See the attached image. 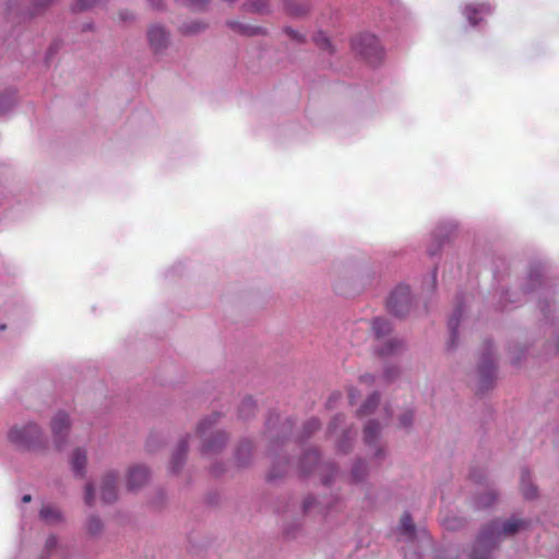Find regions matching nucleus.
Listing matches in <instances>:
<instances>
[{
	"instance_id": "nucleus-1",
	"label": "nucleus",
	"mask_w": 559,
	"mask_h": 559,
	"mask_svg": "<svg viewBox=\"0 0 559 559\" xmlns=\"http://www.w3.org/2000/svg\"><path fill=\"white\" fill-rule=\"evenodd\" d=\"M525 522L519 519H511L504 523L492 521L480 531L472 559H488L489 552L498 545L502 536H511L523 528Z\"/></svg>"
},
{
	"instance_id": "nucleus-2",
	"label": "nucleus",
	"mask_w": 559,
	"mask_h": 559,
	"mask_svg": "<svg viewBox=\"0 0 559 559\" xmlns=\"http://www.w3.org/2000/svg\"><path fill=\"white\" fill-rule=\"evenodd\" d=\"M354 51L370 64H378L383 58V50L378 38L372 34H361L352 40Z\"/></svg>"
},
{
	"instance_id": "nucleus-3",
	"label": "nucleus",
	"mask_w": 559,
	"mask_h": 559,
	"mask_svg": "<svg viewBox=\"0 0 559 559\" xmlns=\"http://www.w3.org/2000/svg\"><path fill=\"white\" fill-rule=\"evenodd\" d=\"M41 431L35 424H28L21 428H12L9 439L19 447L33 448L40 443Z\"/></svg>"
},
{
	"instance_id": "nucleus-4",
	"label": "nucleus",
	"mask_w": 559,
	"mask_h": 559,
	"mask_svg": "<svg viewBox=\"0 0 559 559\" xmlns=\"http://www.w3.org/2000/svg\"><path fill=\"white\" fill-rule=\"evenodd\" d=\"M386 307L396 317L405 316L411 308V292L407 286H397L390 295Z\"/></svg>"
},
{
	"instance_id": "nucleus-5",
	"label": "nucleus",
	"mask_w": 559,
	"mask_h": 559,
	"mask_svg": "<svg viewBox=\"0 0 559 559\" xmlns=\"http://www.w3.org/2000/svg\"><path fill=\"white\" fill-rule=\"evenodd\" d=\"M217 415L211 416V418H206L200 421L198 425V435L203 439V452L215 451L222 448L226 442V436L224 432H216L213 440H206L205 436L210 427L216 421Z\"/></svg>"
},
{
	"instance_id": "nucleus-6",
	"label": "nucleus",
	"mask_w": 559,
	"mask_h": 559,
	"mask_svg": "<svg viewBox=\"0 0 559 559\" xmlns=\"http://www.w3.org/2000/svg\"><path fill=\"white\" fill-rule=\"evenodd\" d=\"M490 348V344H485L483 359L478 367L480 390L491 386L496 374V367L491 357Z\"/></svg>"
},
{
	"instance_id": "nucleus-7",
	"label": "nucleus",
	"mask_w": 559,
	"mask_h": 559,
	"mask_svg": "<svg viewBox=\"0 0 559 559\" xmlns=\"http://www.w3.org/2000/svg\"><path fill=\"white\" fill-rule=\"evenodd\" d=\"M344 423V417L342 415H337L333 418L331 424L329 425V435L335 436L337 438V449L338 451L346 453L352 447V431L350 430H342L338 432L340 426Z\"/></svg>"
},
{
	"instance_id": "nucleus-8",
	"label": "nucleus",
	"mask_w": 559,
	"mask_h": 559,
	"mask_svg": "<svg viewBox=\"0 0 559 559\" xmlns=\"http://www.w3.org/2000/svg\"><path fill=\"white\" fill-rule=\"evenodd\" d=\"M69 427L70 420L69 416L66 413L60 412L53 417L51 421V431L53 435V440L57 449H61L62 445L64 444Z\"/></svg>"
},
{
	"instance_id": "nucleus-9",
	"label": "nucleus",
	"mask_w": 559,
	"mask_h": 559,
	"mask_svg": "<svg viewBox=\"0 0 559 559\" xmlns=\"http://www.w3.org/2000/svg\"><path fill=\"white\" fill-rule=\"evenodd\" d=\"M117 480L115 473H108L104 476L100 487V498L105 503H111L117 499Z\"/></svg>"
},
{
	"instance_id": "nucleus-10",
	"label": "nucleus",
	"mask_w": 559,
	"mask_h": 559,
	"mask_svg": "<svg viewBox=\"0 0 559 559\" xmlns=\"http://www.w3.org/2000/svg\"><path fill=\"white\" fill-rule=\"evenodd\" d=\"M148 469L145 466L136 465L129 469L128 474V489L134 491L142 487L148 480Z\"/></svg>"
},
{
	"instance_id": "nucleus-11",
	"label": "nucleus",
	"mask_w": 559,
	"mask_h": 559,
	"mask_svg": "<svg viewBox=\"0 0 559 559\" xmlns=\"http://www.w3.org/2000/svg\"><path fill=\"white\" fill-rule=\"evenodd\" d=\"M147 37L151 47L158 51L167 46L168 36L162 26L153 25L147 32Z\"/></svg>"
},
{
	"instance_id": "nucleus-12",
	"label": "nucleus",
	"mask_w": 559,
	"mask_h": 559,
	"mask_svg": "<svg viewBox=\"0 0 559 559\" xmlns=\"http://www.w3.org/2000/svg\"><path fill=\"white\" fill-rule=\"evenodd\" d=\"M86 451L82 449H75L71 456V467L73 473L79 476L83 477L86 472Z\"/></svg>"
},
{
	"instance_id": "nucleus-13",
	"label": "nucleus",
	"mask_w": 559,
	"mask_h": 559,
	"mask_svg": "<svg viewBox=\"0 0 559 559\" xmlns=\"http://www.w3.org/2000/svg\"><path fill=\"white\" fill-rule=\"evenodd\" d=\"M188 451V441L182 440L177 447V450L173 454L171 462H170V469L176 473L180 469L185 462V457Z\"/></svg>"
},
{
	"instance_id": "nucleus-14",
	"label": "nucleus",
	"mask_w": 559,
	"mask_h": 559,
	"mask_svg": "<svg viewBox=\"0 0 559 559\" xmlns=\"http://www.w3.org/2000/svg\"><path fill=\"white\" fill-rule=\"evenodd\" d=\"M490 12V5L486 3L468 4L465 7L464 14L472 25H476L478 20L477 14H487Z\"/></svg>"
},
{
	"instance_id": "nucleus-15",
	"label": "nucleus",
	"mask_w": 559,
	"mask_h": 559,
	"mask_svg": "<svg viewBox=\"0 0 559 559\" xmlns=\"http://www.w3.org/2000/svg\"><path fill=\"white\" fill-rule=\"evenodd\" d=\"M521 491L525 499H534L537 497V488L531 483V474L527 469H523L521 474Z\"/></svg>"
},
{
	"instance_id": "nucleus-16",
	"label": "nucleus",
	"mask_w": 559,
	"mask_h": 559,
	"mask_svg": "<svg viewBox=\"0 0 559 559\" xmlns=\"http://www.w3.org/2000/svg\"><path fill=\"white\" fill-rule=\"evenodd\" d=\"M318 461H319V453L317 450H310V451L306 452V454L304 455V457L300 462L301 472L305 474L311 473L313 466L318 463Z\"/></svg>"
},
{
	"instance_id": "nucleus-17",
	"label": "nucleus",
	"mask_w": 559,
	"mask_h": 559,
	"mask_svg": "<svg viewBox=\"0 0 559 559\" xmlns=\"http://www.w3.org/2000/svg\"><path fill=\"white\" fill-rule=\"evenodd\" d=\"M372 330H373L377 338L381 340L382 337H384L385 335H388L391 332L392 326H391V323L386 319L376 318L372 321Z\"/></svg>"
},
{
	"instance_id": "nucleus-18",
	"label": "nucleus",
	"mask_w": 559,
	"mask_h": 559,
	"mask_svg": "<svg viewBox=\"0 0 559 559\" xmlns=\"http://www.w3.org/2000/svg\"><path fill=\"white\" fill-rule=\"evenodd\" d=\"M380 432V426L377 421L370 420L365 427L364 430V439L365 442L369 445H372L376 443L378 436Z\"/></svg>"
},
{
	"instance_id": "nucleus-19",
	"label": "nucleus",
	"mask_w": 559,
	"mask_h": 559,
	"mask_svg": "<svg viewBox=\"0 0 559 559\" xmlns=\"http://www.w3.org/2000/svg\"><path fill=\"white\" fill-rule=\"evenodd\" d=\"M39 514L40 518L47 523H56L61 520L59 510L52 506H44Z\"/></svg>"
},
{
	"instance_id": "nucleus-20",
	"label": "nucleus",
	"mask_w": 559,
	"mask_h": 559,
	"mask_svg": "<svg viewBox=\"0 0 559 559\" xmlns=\"http://www.w3.org/2000/svg\"><path fill=\"white\" fill-rule=\"evenodd\" d=\"M378 403H379V394L378 393H373L372 395H370L367 399V401L358 409L357 415L359 417L368 416L369 414H371L373 412V409L376 408Z\"/></svg>"
},
{
	"instance_id": "nucleus-21",
	"label": "nucleus",
	"mask_w": 559,
	"mask_h": 559,
	"mask_svg": "<svg viewBox=\"0 0 559 559\" xmlns=\"http://www.w3.org/2000/svg\"><path fill=\"white\" fill-rule=\"evenodd\" d=\"M227 24L233 31H235L239 34L248 35V36L259 34V32H260L259 27L245 25L237 21H229Z\"/></svg>"
},
{
	"instance_id": "nucleus-22",
	"label": "nucleus",
	"mask_w": 559,
	"mask_h": 559,
	"mask_svg": "<svg viewBox=\"0 0 559 559\" xmlns=\"http://www.w3.org/2000/svg\"><path fill=\"white\" fill-rule=\"evenodd\" d=\"M461 316H462V309L457 308V309H455L453 316L449 319V322H448V325H449V329H450V332H451V342H452V344H454L455 338L457 336L456 330H457V326H459V322H460Z\"/></svg>"
},
{
	"instance_id": "nucleus-23",
	"label": "nucleus",
	"mask_w": 559,
	"mask_h": 559,
	"mask_svg": "<svg viewBox=\"0 0 559 559\" xmlns=\"http://www.w3.org/2000/svg\"><path fill=\"white\" fill-rule=\"evenodd\" d=\"M286 11L294 16H300L308 12L309 7L307 3H296L293 1H289L285 5Z\"/></svg>"
},
{
	"instance_id": "nucleus-24",
	"label": "nucleus",
	"mask_w": 559,
	"mask_h": 559,
	"mask_svg": "<svg viewBox=\"0 0 559 559\" xmlns=\"http://www.w3.org/2000/svg\"><path fill=\"white\" fill-rule=\"evenodd\" d=\"M403 347V344L402 342L400 341H396V340H389L388 342H385L383 344V346L379 349V354L381 356H386V355H391V354H394V353H397L399 349H401Z\"/></svg>"
},
{
	"instance_id": "nucleus-25",
	"label": "nucleus",
	"mask_w": 559,
	"mask_h": 559,
	"mask_svg": "<svg viewBox=\"0 0 559 559\" xmlns=\"http://www.w3.org/2000/svg\"><path fill=\"white\" fill-rule=\"evenodd\" d=\"M248 11L262 13L266 10L267 3L265 0H251L245 3Z\"/></svg>"
},
{
	"instance_id": "nucleus-26",
	"label": "nucleus",
	"mask_w": 559,
	"mask_h": 559,
	"mask_svg": "<svg viewBox=\"0 0 559 559\" xmlns=\"http://www.w3.org/2000/svg\"><path fill=\"white\" fill-rule=\"evenodd\" d=\"M400 525L401 530L406 534H413L415 531L413 519L408 513L402 515Z\"/></svg>"
},
{
	"instance_id": "nucleus-27",
	"label": "nucleus",
	"mask_w": 559,
	"mask_h": 559,
	"mask_svg": "<svg viewBox=\"0 0 559 559\" xmlns=\"http://www.w3.org/2000/svg\"><path fill=\"white\" fill-rule=\"evenodd\" d=\"M103 530L102 521L96 516H91L87 521V531L91 535H97Z\"/></svg>"
},
{
	"instance_id": "nucleus-28",
	"label": "nucleus",
	"mask_w": 559,
	"mask_h": 559,
	"mask_svg": "<svg viewBox=\"0 0 559 559\" xmlns=\"http://www.w3.org/2000/svg\"><path fill=\"white\" fill-rule=\"evenodd\" d=\"M102 0H78L73 7L75 12L85 11L97 5Z\"/></svg>"
},
{
	"instance_id": "nucleus-29",
	"label": "nucleus",
	"mask_w": 559,
	"mask_h": 559,
	"mask_svg": "<svg viewBox=\"0 0 559 559\" xmlns=\"http://www.w3.org/2000/svg\"><path fill=\"white\" fill-rule=\"evenodd\" d=\"M179 1L182 3V5H186L187 8L194 10V11L203 10L209 3V0H179Z\"/></svg>"
},
{
	"instance_id": "nucleus-30",
	"label": "nucleus",
	"mask_w": 559,
	"mask_h": 559,
	"mask_svg": "<svg viewBox=\"0 0 559 559\" xmlns=\"http://www.w3.org/2000/svg\"><path fill=\"white\" fill-rule=\"evenodd\" d=\"M205 28V24H202L200 22H192L189 24H183L181 26V31L185 34H197Z\"/></svg>"
},
{
	"instance_id": "nucleus-31",
	"label": "nucleus",
	"mask_w": 559,
	"mask_h": 559,
	"mask_svg": "<svg viewBox=\"0 0 559 559\" xmlns=\"http://www.w3.org/2000/svg\"><path fill=\"white\" fill-rule=\"evenodd\" d=\"M255 408V403L251 397H246L240 406V415L247 417Z\"/></svg>"
},
{
	"instance_id": "nucleus-32",
	"label": "nucleus",
	"mask_w": 559,
	"mask_h": 559,
	"mask_svg": "<svg viewBox=\"0 0 559 559\" xmlns=\"http://www.w3.org/2000/svg\"><path fill=\"white\" fill-rule=\"evenodd\" d=\"M353 478L360 481L366 475V464L361 461L357 462L352 471Z\"/></svg>"
},
{
	"instance_id": "nucleus-33",
	"label": "nucleus",
	"mask_w": 559,
	"mask_h": 559,
	"mask_svg": "<svg viewBox=\"0 0 559 559\" xmlns=\"http://www.w3.org/2000/svg\"><path fill=\"white\" fill-rule=\"evenodd\" d=\"M251 450H252V445L249 441H246V442H242L238 450H237V457L240 462V464H245V460L242 459V456L245 455H249L251 453Z\"/></svg>"
},
{
	"instance_id": "nucleus-34",
	"label": "nucleus",
	"mask_w": 559,
	"mask_h": 559,
	"mask_svg": "<svg viewBox=\"0 0 559 559\" xmlns=\"http://www.w3.org/2000/svg\"><path fill=\"white\" fill-rule=\"evenodd\" d=\"M314 41L320 48L329 49L331 47L329 38L323 33H319L314 37Z\"/></svg>"
},
{
	"instance_id": "nucleus-35",
	"label": "nucleus",
	"mask_w": 559,
	"mask_h": 559,
	"mask_svg": "<svg viewBox=\"0 0 559 559\" xmlns=\"http://www.w3.org/2000/svg\"><path fill=\"white\" fill-rule=\"evenodd\" d=\"M320 427V423L318 419L312 418L307 421L305 428L307 429V435L312 433L313 431L318 430Z\"/></svg>"
},
{
	"instance_id": "nucleus-36",
	"label": "nucleus",
	"mask_w": 559,
	"mask_h": 559,
	"mask_svg": "<svg viewBox=\"0 0 559 559\" xmlns=\"http://www.w3.org/2000/svg\"><path fill=\"white\" fill-rule=\"evenodd\" d=\"M495 496L491 492H489L484 498H480L477 501V504L479 507H489L495 501Z\"/></svg>"
},
{
	"instance_id": "nucleus-37",
	"label": "nucleus",
	"mask_w": 559,
	"mask_h": 559,
	"mask_svg": "<svg viewBox=\"0 0 559 559\" xmlns=\"http://www.w3.org/2000/svg\"><path fill=\"white\" fill-rule=\"evenodd\" d=\"M93 500H94L93 486L91 484H87L86 488H85V503L88 506H92Z\"/></svg>"
},
{
	"instance_id": "nucleus-38",
	"label": "nucleus",
	"mask_w": 559,
	"mask_h": 559,
	"mask_svg": "<svg viewBox=\"0 0 559 559\" xmlns=\"http://www.w3.org/2000/svg\"><path fill=\"white\" fill-rule=\"evenodd\" d=\"M400 420H401V426L407 427L412 424L413 414L411 412H407L404 415H402Z\"/></svg>"
},
{
	"instance_id": "nucleus-39",
	"label": "nucleus",
	"mask_w": 559,
	"mask_h": 559,
	"mask_svg": "<svg viewBox=\"0 0 559 559\" xmlns=\"http://www.w3.org/2000/svg\"><path fill=\"white\" fill-rule=\"evenodd\" d=\"M286 33L294 39L298 41H302L301 35H299L296 31H293L290 28H286Z\"/></svg>"
},
{
	"instance_id": "nucleus-40",
	"label": "nucleus",
	"mask_w": 559,
	"mask_h": 559,
	"mask_svg": "<svg viewBox=\"0 0 559 559\" xmlns=\"http://www.w3.org/2000/svg\"><path fill=\"white\" fill-rule=\"evenodd\" d=\"M150 4L154 9H162L163 0H148Z\"/></svg>"
},
{
	"instance_id": "nucleus-41",
	"label": "nucleus",
	"mask_w": 559,
	"mask_h": 559,
	"mask_svg": "<svg viewBox=\"0 0 559 559\" xmlns=\"http://www.w3.org/2000/svg\"><path fill=\"white\" fill-rule=\"evenodd\" d=\"M360 381L361 382H365V383H368V384H371L373 383V377L370 376V374H365L360 378Z\"/></svg>"
},
{
	"instance_id": "nucleus-42",
	"label": "nucleus",
	"mask_w": 559,
	"mask_h": 559,
	"mask_svg": "<svg viewBox=\"0 0 559 559\" xmlns=\"http://www.w3.org/2000/svg\"><path fill=\"white\" fill-rule=\"evenodd\" d=\"M51 0H35L36 7H45L47 5Z\"/></svg>"
},
{
	"instance_id": "nucleus-43",
	"label": "nucleus",
	"mask_w": 559,
	"mask_h": 559,
	"mask_svg": "<svg viewBox=\"0 0 559 559\" xmlns=\"http://www.w3.org/2000/svg\"><path fill=\"white\" fill-rule=\"evenodd\" d=\"M349 402L350 404H354L356 402V393L355 390H349Z\"/></svg>"
},
{
	"instance_id": "nucleus-44",
	"label": "nucleus",
	"mask_w": 559,
	"mask_h": 559,
	"mask_svg": "<svg viewBox=\"0 0 559 559\" xmlns=\"http://www.w3.org/2000/svg\"><path fill=\"white\" fill-rule=\"evenodd\" d=\"M55 544H56V538L53 536H51L47 539L48 547H52V546H55Z\"/></svg>"
},
{
	"instance_id": "nucleus-45",
	"label": "nucleus",
	"mask_w": 559,
	"mask_h": 559,
	"mask_svg": "<svg viewBox=\"0 0 559 559\" xmlns=\"http://www.w3.org/2000/svg\"><path fill=\"white\" fill-rule=\"evenodd\" d=\"M31 500H32L31 495H24V496L22 497V502H24V503H27V502H29Z\"/></svg>"
},
{
	"instance_id": "nucleus-46",
	"label": "nucleus",
	"mask_w": 559,
	"mask_h": 559,
	"mask_svg": "<svg viewBox=\"0 0 559 559\" xmlns=\"http://www.w3.org/2000/svg\"><path fill=\"white\" fill-rule=\"evenodd\" d=\"M278 476H280V474H276V473H274V472H270V474H269V476H267V477H269L270 479H275V478H276V477H278Z\"/></svg>"
},
{
	"instance_id": "nucleus-47",
	"label": "nucleus",
	"mask_w": 559,
	"mask_h": 559,
	"mask_svg": "<svg viewBox=\"0 0 559 559\" xmlns=\"http://www.w3.org/2000/svg\"><path fill=\"white\" fill-rule=\"evenodd\" d=\"M2 102H3V98H0V111H3L4 109L2 108Z\"/></svg>"
},
{
	"instance_id": "nucleus-48",
	"label": "nucleus",
	"mask_w": 559,
	"mask_h": 559,
	"mask_svg": "<svg viewBox=\"0 0 559 559\" xmlns=\"http://www.w3.org/2000/svg\"><path fill=\"white\" fill-rule=\"evenodd\" d=\"M309 508V503L306 501L305 502V509H308Z\"/></svg>"
},
{
	"instance_id": "nucleus-49",
	"label": "nucleus",
	"mask_w": 559,
	"mask_h": 559,
	"mask_svg": "<svg viewBox=\"0 0 559 559\" xmlns=\"http://www.w3.org/2000/svg\"><path fill=\"white\" fill-rule=\"evenodd\" d=\"M5 329V325L4 324H1L0 325V330H4Z\"/></svg>"
}]
</instances>
